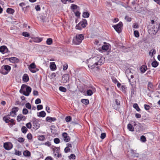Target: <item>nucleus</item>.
Segmentation results:
<instances>
[{"instance_id":"6e6552de","label":"nucleus","mask_w":160,"mask_h":160,"mask_svg":"<svg viewBox=\"0 0 160 160\" xmlns=\"http://www.w3.org/2000/svg\"><path fill=\"white\" fill-rule=\"evenodd\" d=\"M129 82L130 83V84L131 85V86L132 87L131 88V95H133L135 92H136V85L135 84L136 82L135 81V82H132L130 79H129L128 78Z\"/></svg>"},{"instance_id":"cd10ccee","label":"nucleus","mask_w":160,"mask_h":160,"mask_svg":"<svg viewBox=\"0 0 160 160\" xmlns=\"http://www.w3.org/2000/svg\"><path fill=\"white\" fill-rule=\"evenodd\" d=\"M81 102L86 105H87L89 104V100L88 99H82L81 100Z\"/></svg>"},{"instance_id":"a19ab883","label":"nucleus","mask_w":160,"mask_h":160,"mask_svg":"<svg viewBox=\"0 0 160 160\" xmlns=\"http://www.w3.org/2000/svg\"><path fill=\"white\" fill-rule=\"evenodd\" d=\"M65 120L66 122H69L71 121L72 118L70 116H67L65 118Z\"/></svg>"},{"instance_id":"de8ad7c7","label":"nucleus","mask_w":160,"mask_h":160,"mask_svg":"<svg viewBox=\"0 0 160 160\" xmlns=\"http://www.w3.org/2000/svg\"><path fill=\"white\" fill-rule=\"evenodd\" d=\"M54 142L56 144H58L60 143V140L59 138H56L54 139Z\"/></svg>"},{"instance_id":"1a4fd4ad","label":"nucleus","mask_w":160,"mask_h":160,"mask_svg":"<svg viewBox=\"0 0 160 160\" xmlns=\"http://www.w3.org/2000/svg\"><path fill=\"white\" fill-rule=\"evenodd\" d=\"M0 52L3 54L5 53H9L10 52V51L8 50L6 46L2 45L0 47Z\"/></svg>"},{"instance_id":"3c124183","label":"nucleus","mask_w":160,"mask_h":160,"mask_svg":"<svg viewBox=\"0 0 160 160\" xmlns=\"http://www.w3.org/2000/svg\"><path fill=\"white\" fill-rule=\"evenodd\" d=\"M126 72L127 73V74L128 75V76L132 74L131 71V70L129 69H127Z\"/></svg>"},{"instance_id":"9b49d317","label":"nucleus","mask_w":160,"mask_h":160,"mask_svg":"<svg viewBox=\"0 0 160 160\" xmlns=\"http://www.w3.org/2000/svg\"><path fill=\"white\" fill-rule=\"evenodd\" d=\"M5 60H8L11 62H14L15 63H18L19 61V59L15 57L7 58H5Z\"/></svg>"},{"instance_id":"37998d69","label":"nucleus","mask_w":160,"mask_h":160,"mask_svg":"<svg viewBox=\"0 0 160 160\" xmlns=\"http://www.w3.org/2000/svg\"><path fill=\"white\" fill-rule=\"evenodd\" d=\"M41 21L43 22H46V17L42 15L40 17Z\"/></svg>"},{"instance_id":"f8f14e48","label":"nucleus","mask_w":160,"mask_h":160,"mask_svg":"<svg viewBox=\"0 0 160 160\" xmlns=\"http://www.w3.org/2000/svg\"><path fill=\"white\" fill-rule=\"evenodd\" d=\"M19 110V108L18 107H14L12 109V111L10 112V115L12 117H14L15 115L16 114V112Z\"/></svg>"},{"instance_id":"09e8293b","label":"nucleus","mask_w":160,"mask_h":160,"mask_svg":"<svg viewBox=\"0 0 160 160\" xmlns=\"http://www.w3.org/2000/svg\"><path fill=\"white\" fill-rule=\"evenodd\" d=\"M26 107L28 109H30L31 108V105L29 102H27L25 104Z\"/></svg>"},{"instance_id":"20e7f679","label":"nucleus","mask_w":160,"mask_h":160,"mask_svg":"<svg viewBox=\"0 0 160 160\" xmlns=\"http://www.w3.org/2000/svg\"><path fill=\"white\" fill-rule=\"evenodd\" d=\"M11 69L10 66L8 65H4L2 66L0 72L3 75H6L8 73Z\"/></svg>"},{"instance_id":"2eb2a0df","label":"nucleus","mask_w":160,"mask_h":160,"mask_svg":"<svg viewBox=\"0 0 160 160\" xmlns=\"http://www.w3.org/2000/svg\"><path fill=\"white\" fill-rule=\"evenodd\" d=\"M62 136L63 137V139L66 142H68L70 140V138L69 136H68V134L66 132H63L62 134Z\"/></svg>"},{"instance_id":"864d4df0","label":"nucleus","mask_w":160,"mask_h":160,"mask_svg":"<svg viewBox=\"0 0 160 160\" xmlns=\"http://www.w3.org/2000/svg\"><path fill=\"white\" fill-rule=\"evenodd\" d=\"M22 35L25 37H28L30 36V34L27 32H22Z\"/></svg>"},{"instance_id":"dca6fc26","label":"nucleus","mask_w":160,"mask_h":160,"mask_svg":"<svg viewBox=\"0 0 160 160\" xmlns=\"http://www.w3.org/2000/svg\"><path fill=\"white\" fill-rule=\"evenodd\" d=\"M147 69L148 68L146 65V63H145V64H144L140 67L139 68V70L141 73H144Z\"/></svg>"},{"instance_id":"c03bdc74","label":"nucleus","mask_w":160,"mask_h":160,"mask_svg":"<svg viewBox=\"0 0 160 160\" xmlns=\"http://www.w3.org/2000/svg\"><path fill=\"white\" fill-rule=\"evenodd\" d=\"M134 36L136 38H138L139 36V33L137 30H135L134 32Z\"/></svg>"},{"instance_id":"412c9836","label":"nucleus","mask_w":160,"mask_h":160,"mask_svg":"<svg viewBox=\"0 0 160 160\" xmlns=\"http://www.w3.org/2000/svg\"><path fill=\"white\" fill-rule=\"evenodd\" d=\"M32 39L33 41L35 42H40L42 40V38H41L34 37Z\"/></svg>"},{"instance_id":"bb28decb","label":"nucleus","mask_w":160,"mask_h":160,"mask_svg":"<svg viewBox=\"0 0 160 160\" xmlns=\"http://www.w3.org/2000/svg\"><path fill=\"white\" fill-rule=\"evenodd\" d=\"M90 13L88 12H84L82 13V17L84 18H88L89 17Z\"/></svg>"},{"instance_id":"e433bc0d","label":"nucleus","mask_w":160,"mask_h":160,"mask_svg":"<svg viewBox=\"0 0 160 160\" xmlns=\"http://www.w3.org/2000/svg\"><path fill=\"white\" fill-rule=\"evenodd\" d=\"M59 90L60 91L63 92H66L67 91V89L66 88L62 86H60L59 87Z\"/></svg>"},{"instance_id":"ea45409f","label":"nucleus","mask_w":160,"mask_h":160,"mask_svg":"<svg viewBox=\"0 0 160 160\" xmlns=\"http://www.w3.org/2000/svg\"><path fill=\"white\" fill-rule=\"evenodd\" d=\"M79 7L77 5L74 4H72L71 6V8L72 10H75L77 9Z\"/></svg>"},{"instance_id":"69168bd1","label":"nucleus","mask_w":160,"mask_h":160,"mask_svg":"<svg viewBox=\"0 0 160 160\" xmlns=\"http://www.w3.org/2000/svg\"><path fill=\"white\" fill-rule=\"evenodd\" d=\"M75 16L77 17H80V13L78 11H77L76 12H74Z\"/></svg>"},{"instance_id":"4d7b16f0","label":"nucleus","mask_w":160,"mask_h":160,"mask_svg":"<svg viewBox=\"0 0 160 160\" xmlns=\"http://www.w3.org/2000/svg\"><path fill=\"white\" fill-rule=\"evenodd\" d=\"M26 126L29 129H30L32 128V124L30 122H29L26 124Z\"/></svg>"},{"instance_id":"338daca9","label":"nucleus","mask_w":160,"mask_h":160,"mask_svg":"<svg viewBox=\"0 0 160 160\" xmlns=\"http://www.w3.org/2000/svg\"><path fill=\"white\" fill-rule=\"evenodd\" d=\"M132 27L134 28H139V25L137 23H135L133 24Z\"/></svg>"},{"instance_id":"680f3d73","label":"nucleus","mask_w":160,"mask_h":160,"mask_svg":"<svg viewBox=\"0 0 160 160\" xmlns=\"http://www.w3.org/2000/svg\"><path fill=\"white\" fill-rule=\"evenodd\" d=\"M41 103V100L39 98L37 99L35 101V103L36 104L40 103Z\"/></svg>"},{"instance_id":"79ce46f5","label":"nucleus","mask_w":160,"mask_h":160,"mask_svg":"<svg viewBox=\"0 0 160 160\" xmlns=\"http://www.w3.org/2000/svg\"><path fill=\"white\" fill-rule=\"evenodd\" d=\"M125 19L128 22H130L132 20V18L131 17L128 15H126L125 16Z\"/></svg>"},{"instance_id":"f03ea898","label":"nucleus","mask_w":160,"mask_h":160,"mask_svg":"<svg viewBox=\"0 0 160 160\" xmlns=\"http://www.w3.org/2000/svg\"><path fill=\"white\" fill-rule=\"evenodd\" d=\"M84 39V36L82 34L77 35L75 38L72 40V42L75 45H79L81 43Z\"/></svg>"},{"instance_id":"a211bd4d","label":"nucleus","mask_w":160,"mask_h":160,"mask_svg":"<svg viewBox=\"0 0 160 160\" xmlns=\"http://www.w3.org/2000/svg\"><path fill=\"white\" fill-rule=\"evenodd\" d=\"M50 68L52 71L55 70L56 69V66L54 62H52L50 63Z\"/></svg>"},{"instance_id":"b1692460","label":"nucleus","mask_w":160,"mask_h":160,"mask_svg":"<svg viewBox=\"0 0 160 160\" xmlns=\"http://www.w3.org/2000/svg\"><path fill=\"white\" fill-rule=\"evenodd\" d=\"M6 12L7 13L13 14L15 12V10L12 8H8L6 10Z\"/></svg>"},{"instance_id":"13d9d810","label":"nucleus","mask_w":160,"mask_h":160,"mask_svg":"<svg viewBox=\"0 0 160 160\" xmlns=\"http://www.w3.org/2000/svg\"><path fill=\"white\" fill-rule=\"evenodd\" d=\"M37 109L38 110H40L42 109L43 108V106L42 105L39 104L37 106Z\"/></svg>"},{"instance_id":"7ed1b4c3","label":"nucleus","mask_w":160,"mask_h":160,"mask_svg":"<svg viewBox=\"0 0 160 160\" xmlns=\"http://www.w3.org/2000/svg\"><path fill=\"white\" fill-rule=\"evenodd\" d=\"M88 25L87 20L86 19H83L76 26V28L77 29L81 30L82 28H85Z\"/></svg>"},{"instance_id":"0e129e2a","label":"nucleus","mask_w":160,"mask_h":160,"mask_svg":"<svg viewBox=\"0 0 160 160\" xmlns=\"http://www.w3.org/2000/svg\"><path fill=\"white\" fill-rule=\"evenodd\" d=\"M70 149L68 147H66L64 149V152L66 153H67L69 152H70Z\"/></svg>"},{"instance_id":"8fccbe9b","label":"nucleus","mask_w":160,"mask_h":160,"mask_svg":"<svg viewBox=\"0 0 160 160\" xmlns=\"http://www.w3.org/2000/svg\"><path fill=\"white\" fill-rule=\"evenodd\" d=\"M15 153L14 154L18 156H20L22 154L21 152L18 151L16 149L15 150Z\"/></svg>"},{"instance_id":"5701e85b","label":"nucleus","mask_w":160,"mask_h":160,"mask_svg":"<svg viewBox=\"0 0 160 160\" xmlns=\"http://www.w3.org/2000/svg\"><path fill=\"white\" fill-rule=\"evenodd\" d=\"M23 80L25 82H27L29 80V78L28 75L27 74H24L22 77Z\"/></svg>"},{"instance_id":"f257e3e1","label":"nucleus","mask_w":160,"mask_h":160,"mask_svg":"<svg viewBox=\"0 0 160 160\" xmlns=\"http://www.w3.org/2000/svg\"><path fill=\"white\" fill-rule=\"evenodd\" d=\"M31 91L32 88L30 86L23 84L21 86L19 92L26 96H28L29 95Z\"/></svg>"},{"instance_id":"ddd939ff","label":"nucleus","mask_w":160,"mask_h":160,"mask_svg":"<svg viewBox=\"0 0 160 160\" xmlns=\"http://www.w3.org/2000/svg\"><path fill=\"white\" fill-rule=\"evenodd\" d=\"M36 65L35 63L34 62H33L28 67V69L32 72L33 73H35L36 72V71H35V70L33 69L36 68Z\"/></svg>"},{"instance_id":"4be33fe9","label":"nucleus","mask_w":160,"mask_h":160,"mask_svg":"<svg viewBox=\"0 0 160 160\" xmlns=\"http://www.w3.org/2000/svg\"><path fill=\"white\" fill-rule=\"evenodd\" d=\"M127 128L129 131L131 132L134 131V126H133V125L130 123H129L128 124Z\"/></svg>"},{"instance_id":"774afa93","label":"nucleus","mask_w":160,"mask_h":160,"mask_svg":"<svg viewBox=\"0 0 160 160\" xmlns=\"http://www.w3.org/2000/svg\"><path fill=\"white\" fill-rule=\"evenodd\" d=\"M88 67L90 68L91 69H92L95 68V64H94L92 65H91L90 64H89L88 65Z\"/></svg>"},{"instance_id":"c756f323","label":"nucleus","mask_w":160,"mask_h":160,"mask_svg":"<svg viewBox=\"0 0 160 160\" xmlns=\"http://www.w3.org/2000/svg\"><path fill=\"white\" fill-rule=\"evenodd\" d=\"M53 42V41L51 38H48L46 41V44L48 45H51Z\"/></svg>"},{"instance_id":"5fc2aeb1","label":"nucleus","mask_w":160,"mask_h":160,"mask_svg":"<svg viewBox=\"0 0 160 160\" xmlns=\"http://www.w3.org/2000/svg\"><path fill=\"white\" fill-rule=\"evenodd\" d=\"M24 140V138L22 137L19 138L18 139V141L21 143L23 142Z\"/></svg>"},{"instance_id":"2f4dec72","label":"nucleus","mask_w":160,"mask_h":160,"mask_svg":"<svg viewBox=\"0 0 160 160\" xmlns=\"http://www.w3.org/2000/svg\"><path fill=\"white\" fill-rule=\"evenodd\" d=\"M148 90L149 91H150V89L149 88H153V85L152 84V83L150 82H148Z\"/></svg>"},{"instance_id":"603ef678","label":"nucleus","mask_w":160,"mask_h":160,"mask_svg":"<svg viewBox=\"0 0 160 160\" xmlns=\"http://www.w3.org/2000/svg\"><path fill=\"white\" fill-rule=\"evenodd\" d=\"M68 158L70 159H75L76 158V156L74 154H71V155L68 157Z\"/></svg>"},{"instance_id":"39448f33","label":"nucleus","mask_w":160,"mask_h":160,"mask_svg":"<svg viewBox=\"0 0 160 160\" xmlns=\"http://www.w3.org/2000/svg\"><path fill=\"white\" fill-rule=\"evenodd\" d=\"M123 25L122 22H120L118 24L112 26V27L117 32L119 33L122 32V28L123 26Z\"/></svg>"},{"instance_id":"f704fd0d","label":"nucleus","mask_w":160,"mask_h":160,"mask_svg":"<svg viewBox=\"0 0 160 160\" xmlns=\"http://www.w3.org/2000/svg\"><path fill=\"white\" fill-rule=\"evenodd\" d=\"M22 132L23 133H25L28 131L27 128L24 126H22L21 128Z\"/></svg>"},{"instance_id":"72a5a7b5","label":"nucleus","mask_w":160,"mask_h":160,"mask_svg":"<svg viewBox=\"0 0 160 160\" xmlns=\"http://www.w3.org/2000/svg\"><path fill=\"white\" fill-rule=\"evenodd\" d=\"M60 149V147H55L53 148V150L55 151L56 153L58 154L59 153V150Z\"/></svg>"},{"instance_id":"4c0bfd02","label":"nucleus","mask_w":160,"mask_h":160,"mask_svg":"<svg viewBox=\"0 0 160 160\" xmlns=\"http://www.w3.org/2000/svg\"><path fill=\"white\" fill-rule=\"evenodd\" d=\"M87 94L88 96H91L93 94L92 91L91 89H89L87 91Z\"/></svg>"},{"instance_id":"e2e57ef3","label":"nucleus","mask_w":160,"mask_h":160,"mask_svg":"<svg viewBox=\"0 0 160 160\" xmlns=\"http://www.w3.org/2000/svg\"><path fill=\"white\" fill-rule=\"evenodd\" d=\"M144 107L145 109L147 110H149L150 108V106L148 105L145 104Z\"/></svg>"},{"instance_id":"423d86ee","label":"nucleus","mask_w":160,"mask_h":160,"mask_svg":"<svg viewBox=\"0 0 160 160\" xmlns=\"http://www.w3.org/2000/svg\"><path fill=\"white\" fill-rule=\"evenodd\" d=\"M134 122L133 126L134 129L137 132H141L143 130V127L140 123L138 122V124H137L135 122Z\"/></svg>"},{"instance_id":"4468645a","label":"nucleus","mask_w":160,"mask_h":160,"mask_svg":"<svg viewBox=\"0 0 160 160\" xmlns=\"http://www.w3.org/2000/svg\"><path fill=\"white\" fill-rule=\"evenodd\" d=\"M69 74H64L62 76V80L64 83H66L69 81Z\"/></svg>"},{"instance_id":"a878e982","label":"nucleus","mask_w":160,"mask_h":160,"mask_svg":"<svg viewBox=\"0 0 160 160\" xmlns=\"http://www.w3.org/2000/svg\"><path fill=\"white\" fill-rule=\"evenodd\" d=\"M23 155L26 157H28L30 156L31 154L29 151L26 150L23 152Z\"/></svg>"},{"instance_id":"bf43d9fd","label":"nucleus","mask_w":160,"mask_h":160,"mask_svg":"<svg viewBox=\"0 0 160 160\" xmlns=\"http://www.w3.org/2000/svg\"><path fill=\"white\" fill-rule=\"evenodd\" d=\"M106 136V134L105 133L103 132L101 133L100 138L102 139H104Z\"/></svg>"},{"instance_id":"c85d7f7f","label":"nucleus","mask_w":160,"mask_h":160,"mask_svg":"<svg viewBox=\"0 0 160 160\" xmlns=\"http://www.w3.org/2000/svg\"><path fill=\"white\" fill-rule=\"evenodd\" d=\"M133 108L136 109L137 111L139 112L140 111L141 109L139 108L138 104L137 103H134L133 104Z\"/></svg>"},{"instance_id":"393cba45","label":"nucleus","mask_w":160,"mask_h":160,"mask_svg":"<svg viewBox=\"0 0 160 160\" xmlns=\"http://www.w3.org/2000/svg\"><path fill=\"white\" fill-rule=\"evenodd\" d=\"M159 65V62L155 59L151 63L152 66L153 68H156Z\"/></svg>"},{"instance_id":"6ab92c4d","label":"nucleus","mask_w":160,"mask_h":160,"mask_svg":"<svg viewBox=\"0 0 160 160\" xmlns=\"http://www.w3.org/2000/svg\"><path fill=\"white\" fill-rule=\"evenodd\" d=\"M46 120L47 122H54L56 120V118L55 117H47L46 118Z\"/></svg>"},{"instance_id":"49530a36","label":"nucleus","mask_w":160,"mask_h":160,"mask_svg":"<svg viewBox=\"0 0 160 160\" xmlns=\"http://www.w3.org/2000/svg\"><path fill=\"white\" fill-rule=\"evenodd\" d=\"M28 109L26 108H24L22 109V113L24 115L27 114L28 113Z\"/></svg>"},{"instance_id":"58836bf2","label":"nucleus","mask_w":160,"mask_h":160,"mask_svg":"<svg viewBox=\"0 0 160 160\" xmlns=\"http://www.w3.org/2000/svg\"><path fill=\"white\" fill-rule=\"evenodd\" d=\"M38 140L41 141H43L45 138L44 135H39L38 136Z\"/></svg>"},{"instance_id":"9d476101","label":"nucleus","mask_w":160,"mask_h":160,"mask_svg":"<svg viewBox=\"0 0 160 160\" xmlns=\"http://www.w3.org/2000/svg\"><path fill=\"white\" fill-rule=\"evenodd\" d=\"M3 147L6 150H9L12 148L13 145L10 142H6L4 143Z\"/></svg>"},{"instance_id":"c9c22d12","label":"nucleus","mask_w":160,"mask_h":160,"mask_svg":"<svg viewBox=\"0 0 160 160\" xmlns=\"http://www.w3.org/2000/svg\"><path fill=\"white\" fill-rule=\"evenodd\" d=\"M140 140L142 142H145L146 141V137L144 135L140 137Z\"/></svg>"},{"instance_id":"052dcab7","label":"nucleus","mask_w":160,"mask_h":160,"mask_svg":"<svg viewBox=\"0 0 160 160\" xmlns=\"http://www.w3.org/2000/svg\"><path fill=\"white\" fill-rule=\"evenodd\" d=\"M35 8L37 11H40L41 10L40 6L39 5H37L35 7Z\"/></svg>"},{"instance_id":"0eeeda50","label":"nucleus","mask_w":160,"mask_h":160,"mask_svg":"<svg viewBox=\"0 0 160 160\" xmlns=\"http://www.w3.org/2000/svg\"><path fill=\"white\" fill-rule=\"evenodd\" d=\"M39 120L36 119L35 117H33L32 120L33 125V128L35 129H38L40 126V124L38 123Z\"/></svg>"},{"instance_id":"f3484780","label":"nucleus","mask_w":160,"mask_h":160,"mask_svg":"<svg viewBox=\"0 0 160 160\" xmlns=\"http://www.w3.org/2000/svg\"><path fill=\"white\" fill-rule=\"evenodd\" d=\"M26 118L25 116H23L21 114H20L18 116L17 120L18 122H20L22 120L24 121L26 120Z\"/></svg>"},{"instance_id":"7c9ffc66","label":"nucleus","mask_w":160,"mask_h":160,"mask_svg":"<svg viewBox=\"0 0 160 160\" xmlns=\"http://www.w3.org/2000/svg\"><path fill=\"white\" fill-rule=\"evenodd\" d=\"M9 115H8L7 116H4L3 117V120L6 123H8L9 122L10 120H9V119H10V118L9 117H8V116Z\"/></svg>"},{"instance_id":"473e14b6","label":"nucleus","mask_w":160,"mask_h":160,"mask_svg":"<svg viewBox=\"0 0 160 160\" xmlns=\"http://www.w3.org/2000/svg\"><path fill=\"white\" fill-rule=\"evenodd\" d=\"M102 49L103 50L106 51L108 49L109 46L107 45H104L102 46Z\"/></svg>"},{"instance_id":"a18cd8bd","label":"nucleus","mask_w":160,"mask_h":160,"mask_svg":"<svg viewBox=\"0 0 160 160\" xmlns=\"http://www.w3.org/2000/svg\"><path fill=\"white\" fill-rule=\"evenodd\" d=\"M9 122H11V123H12V124H9V125H10L11 126H12L13 125H15L16 124L15 120L13 119H11V120H10Z\"/></svg>"},{"instance_id":"aec40b11","label":"nucleus","mask_w":160,"mask_h":160,"mask_svg":"<svg viewBox=\"0 0 160 160\" xmlns=\"http://www.w3.org/2000/svg\"><path fill=\"white\" fill-rule=\"evenodd\" d=\"M46 115V113L44 111L37 113V116L38 117L44 118L45 117Z\"/></svg>"},{"instance_id":"6e6d98bb","label":"nucleus","mask_w":160,"mask_h":160,"mask_svg":"<svg viewBox=\"0 0 160 160\" xmlns=\"http://www.w3.org/2000/svg\"><path fill=\"white\" fill-rule=\"evenodd\" d=\"M27 137L28 140H31L32 138V135L31 133H28L27 135Z\"/></svg>"}]
</instances>
